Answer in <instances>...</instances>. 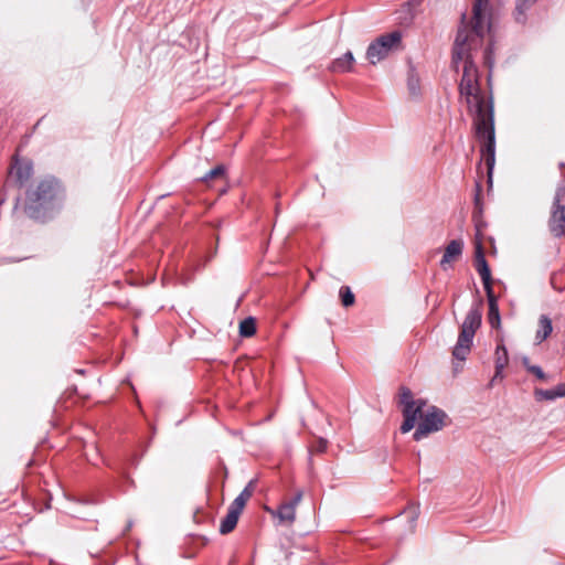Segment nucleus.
<instances>
[{"instance_id": "9b49d317", "label": "nucleus", "mask_w": 565, "mask_h": 565, "mask_svg": "<svg viewBox=\"0 0 565 565\" xmlns=\"http://www.w3.org/2000/svg\"><path fill=\"white\" fill-rule=\"evenodd\" d=\"M476 269L481 277L486 292L490 294V291L492 290L491 271L484 258L482 244L479 239H477L476 242Z\"/></svg>"}, {"instance_id": "6ab92c4d", "label": "nucleus", "mask_w": 565, "mask_h": 565, "mask_svg": "<svg viewBox=\"0 0 565 565\" xmlns=\"http://www.w3.org/2000/svg\"><path fill=\"white\" fill-rule=\"evenodd\" d=\"M339 295H340L342 305L344 307H350L355 301V297H354L353 292L351 291L350 287H348V286L341 287Z\"/></svg>"}, {"instance_id": "9d476101", "label": "nucleus", "mask_w": 565, "mask_h": 565, "mask_svg": "<svg viewBox=\"0 0 565 565\" xmlns=\"http://www.w3.org/2000/svg\"><path fill=\"white\" fill-rule=\"evenodd\" d=\"M60 192V184L55 179H46L39 183L36 190L30 193L29 199L40 205L53 201Z\"/></svg>"}, {"instance_id": "39448f33", "label": "nucleus", "mask_w": 565, "mask_h": 565, "mask_svg": "<svg viewBox=\"0 0 565 565\" xmlns=\"http://www.w3.org/2000/svg\"><path fill=\"white\" fill-rule=\"evenodd\" d=\"M255 490V480H250L244 490L235 498L228 507L225 518L221 521L220 532L228 534L232 532L238 521V518L244 510L247 501L252 498Z\"/></svg>"}, {"instance_id": "4468645a", "label": "nucleus", "mask_w": 565, "mask_h": 565, "mask_svg": "<svg viewBox=\"0 0 565 565\" xmlns=\"http://www.w3.org/2000/svg\"><path fill=\"white\" fill-rule=\"evenodd\" d=\"M488 302H489V323L492 328L499 329L501 326L500 312L498 307L497 298L493 294V290L490 294H487Z\"/></svg>"}, {"instance_id": "5701e85b", "label": "nucleus", "mask_w": 565, "mask_h": 565, "mask_svg": "<svg viewBox=\"0 0 565 565\" xmlns=\"http://www.w3.org/2000/svg\"><path fill=\"white\" fill-rule=\"evenodd\" d=\"M536 0H518L516 9L522 13L525 9L532 6Z\"/></svg>"}, {"instance_id": "4be33fe9", "label": "nucleus", "mask_w": 565, "mask_h": 565, "mask_svg": "<svg viewBox=\"0 0 565 565\" xmlns=\"http://www.w3.org/2000/svg\"><path fill=\"white\" fill-rule=\"evenodd\" d=\"M524 365L527 367V371L534 374L540 380H545V373L543 370L537 365H529L527 359H524Z\"/></svg>"}, {"instance_id": "f03ea898", "label": "nucleus", "mask_w": 565, "mask_h": 565, "mask_svg": "<svg viewBox=\"0 0 565 565\" xmlns=\"http://www.w3.org/2000/svg\"><path fill=\"white\" fill-rule=\"evenodd\" d=\"M399 398L404 415V422L401 426L402 433L411 431L415 427L416 422L420 419L414 433L415 440H420L429 434L440 430L446 425L447 414L444 411L435 406L424 411L426 402L423 399L414 401L408 388L401 390Z\"/></svg>"}, {"instance_id": "6e6552de", "label": "nucleus", "mask_w": 565, "mask_h": 565, "mask_svg": "<svg viewBox=\"0 0 565 565\" xmlns=\"http://www.w3.org/2000/svg\"><path fill=\"white\" fill-rule=\"evenodd\" d=\"M479 138L483 139L484 146L482 147V156L486 164L491 172L494 164V128L493 120L481 119L480 124L475 125Z\"/></svg>"}, {"instance_id": "2eb2a0df", "label": "nucleus", "mask_w": 565, "mask_h": 565, "mask_svg": "<svg viewBox=\"0 0 565 565\" xmlns=\"http://www.w3.org/2000/svg\"><path fill=\"white\" fill-rule=\"evenodd\" d=\"M12 173L17 178L18 182L23 185L32 177L33 167L30 162L17 161L12 168Z\"/></svg>"}, {"instance_id": "f257e3e1", "label": "nucleus", "mask_w": 565, "mask_h": 565, "mask_svg": "<svg viewBox=\"0 0 565 565\" xmlns=\"http://www.w3.org/2000/svg\"><path fill=\"white\" fill-rule=\"evenodd\" d=\"M475 45L471 41V35L466 30H458L454 51H452V65L457 70L459 64H462V77L459 84V92L461 98L465 100L469 113L473 116L475 125L480 124L481 119L493 120L492 108L486 102L479 86V73L473 64L471 56L472 52L481 46Z\"/></svg>"}, {"instance_id": "dca6fc26", "label": "nucleus", "mask_w": 565, "mask_h": 565, "mask_svg": "<svg viewBox=\"0 0 565 565\" xmlns=\"http://www.w3.org/2000/svg\"><path fill=\"white\" fill-rule=\"evenodd\" d=\"M552 331V320L547 316L542 315L539 319V326L535 334L536 343H542L544 340H546Z\"/></svg>"}, {"instance_id": "7ed1b4c3", "label": "nucleus", "mask_w": 565, "mask_h": 565, "mask_svg": "<svg viewBox=\"0 0 565 565\" xmlns=\"http://www.w3.org/2000/svg\"><path fill=\"white\" fill-rule=\"evenodd\" d=\"M482 313L479 308H471L460 329L458 341L452 350V355L456 360L465 361L470 353L472 340L476 331L481 324Z\"/></svg>"}, {"instance_id": "f8f14e48", "label": "nucleus", "mask_w": 565, "mask_h": 565, "mask_svg": "<svg viewBox=\"0 0 565 565\" xmlns=\"http://www.w3.org/2000/svg\"><path fill=\"white\" fill-rule=\"evenodd\" d=\"M463 243L461 239H452L445 248L444 256L440 260V267L446 270L451 264L458 260L462 254Z\"/></svg>"}, {"instance_id": "a211bd4d", "label": "nucleus", "mask_w": 565, "mask_h": 565, "mask_svg": "<svg viewBox=\"0 0 565 565\" xmlns=\"http://www.w3.org/2000/svg\"><path fill=\"white\" fill-rule=\"evenodd\" d=\"M256 332V320L253 317H248L239 323V334L244 338H249Z\"/></svg>"}, {"instance_id": "f3484780", "label": "nucleus", "mask_w": 565, "mask_h": 565, "mask_svg": "<svg viewBox=\"0 0 565 565\" xmlns=\"http://www.w3.org/2000/svg\"><path fill=\"white\" fill-rule=\"evenodd\" d=\"M508 362V351L504 344L502 343V339H500L495 350V377L501 374L502 370L507 366Z\"/></svg>"}, {"instance_id": "b1692460", "label": "nucleus", "mask_w": 565, "mask_h": 565, "mask_svg": "<svg viewBox=\"0 0 565 565\" xmlns=\"http://www.w3.org/2000/svg\"><path fill=\"white\" fill-rule=\"evenodd\" d=\"M408 88L413 95H417L418 93V79L414 76L408 78Z\"/></svg>"}, {"instance_id": "20e7f679", "label": "nucleus", "mask_w": 565, "mask_h": 565, "mask_svg": "<svg viewBox=\"0 0 565 565\" xmlns=\"http://www.w3.org/2000/svg\"><path fill=\"white\" fill-rule=\"evenodd\" d=\"M402 34L398 31L381 35L372 42L366 51V58L371 64H376L388 56L390 53L401 47Z\"/></svg>"}, {"instance_id": "a878e982", "label": "nucleus", "mask_w": 565, "mask_h": 565, "mask_svg": "<svg viewBox=\"0 0 565 565\" xmlns=\"http://www.w3.org/2000/svg\"><path fill=\"white\" fill-rule=\"evenodd\" d=\"M556 397H564L565 396V383L558 384L554 388Z\"/></svg>"}, {"instance_id": "ddd939ff", "label": "nucleus", "mask_w": 565, "mask_h": 565, "mask_svg": "<svg viewBox=\"0 0 565 565\" xmlns=\"http://www.w3.org/2000/svg\"><path fill=\"white\" fill-rule=\"evenodd\" d=\"M354 64V56L352 52L348 51L343 56L335 58L331 65L330 71L333 73L351 72Z\"/></svg>"}, {"instance_id": "bb28decb", "label": "nucleus", "mask_w": 565, "mask_h": 565, "mask_svg": "<svg viewBox=\"0 0 565 565\" xmlns=\"http://www.w3.org/2000/svg\"><path fill=\"white\" fill-rule=\"evenodd\" d=\"M412 516H413V519H415V516H416V512L415 511H412Z\"/></svg>"}, {"instance_id": "423d86ee", "label": "nucleus", "mask_w": 565, "mask_h": 565, "mask_svg": "<svg viewBox=\"0 0 565 565\" xmlns=\"http://www.w3.org/2000/svg\"><path fill=\"white\" fill-rule=\"evenodd\" d=\"M488 2L489 0H475L471 25H463L459 29L466 30L471 35V41L475 45H479L482 42L483 35L489 30L487 21Z\"/></svg>"}, {"instance_id": "0eeeda50", "label": "nucleus", "mask_w": 565, "mask_h": 565, "mask_svg": "<svg viewBox=\"0 0 565 565\" xmlns=\"http://www.w3.org/2000/svg\"><path fill=\"white\" fill-rule=\"evenodd\" d=\"M548 227L556 237L565 234V180L556 190L548 220Z\"/></svg>"}, {"instance_id": "412c9836", "label": "nucleus", "mask_w": 565, "mask_h": 565, "mask_svg": "<svg viewBox=\"0 0 565 565\" xmlns=\"http://www.w3.org/2000/svg\"><path fill=\"white\" fill-rule=\"evenodd\" d=\"M535 397L537 401H553L556 397L554 388L552 390H536L535 391Z\"/></svg>"}, {"instance_id": "1a4fd4ad", "label": "nucleus", "mask_w": 565, "mask_h": 565, "mask_svg": "<svg viewBox=\"0 0 565 565\" xmlns=\"http://www.w3.org/2000/svg\"><path fill=\"white\" fill-rule=\"evenodd\" d=\"M301 499L302 491L299 490L290 501L281 503L277 510L267 508L266 511L274 518H277L279 523L290 526L296 521V510L301 502Z\"/></svg>"}, {"instance_id": "393cba45", "label": "nucleus", "mask_w": 565, "mask_h": 565, "mask_svg": "<svg viewBox=\"0 0 565 565\" xmlns=\"http://www.w3.org/2000/svg\"><path fill=\"white\" fill-rule=\"evenodd\" d=\"M326 449H327V440H324V439H319L313 446V450L316 452H323Z\"/></svg>"}, {"instance_id": "aec40b11", "label": "nucleus", "mask_w": 565, "mask_h": 565, "mask_svg": "<svg viewBox=\"0 0 565 565\" xmlns=\"http://www.w3.org/2000/svg\"><path fill=\"white\" fill-rule=\"evenodd\" d=\"M225 170L223 166H217L212 169L204 178L203 181L209 182L211 180L224 179Z\"/></svg>"}]
</instances>
